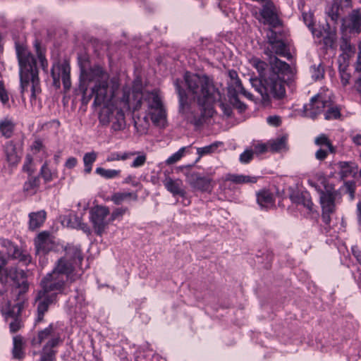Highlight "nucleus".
<instances>
[{"mask_svg":"<svg viewBox=\"0 0 361 361\" xmlns=\"http://www.w3.org/2000/svg\"><path fill=\"white\" fill-rule=\"evenodd\" d=\"M118 87L117 79L111 78L102 67H81L79 90L82 94V103L87 104L94 97V106L103 105L99 115V123L104 126H110L114 131L123 130L126 126L123 111L111 103Z\"/></svg>","mask_w":361,"mask_h":361,"instance_id":"nucleus-1","label":"nucleus"},{"mask_svg":"<svg viewBox=\"0 0 361 361\" xmlns=\"http://www.w3.org/2000/svg\"><path fill=\"white\" fill-rule=\"evenodd\" d=\"M184 80L189 92L199 106L200 113L195 114L185 90L176 79L174 85L178 95L179 112L187 121L196 126L202 125L214 114L213 104L221 99V93L214 85L213 80L206 75L186 72Z\"/></svg>","mask_w":361,"mask_h":361,"instance_id":"nucleus-2","label":"nucleus"},{"mask_svg":"<svg viewBox=\"0 0 361 361\" xmlns=\"http://www.w3.org/2000/svg\"><path fill=\"white\" fill-rule=\"evenodd\" d=\"M270 64L269 75L264 79V85L258 88L264 97L273 94L275 99H282L286 95L285 77L291 73L290 66L279 59L274 54L286 56L288 54L286 44L281 39L264 50Z\"/></svg>","mask_w":361,"mask_h":361,"instance_id":"nucleus-3","label":"nucleus"},{"mask_svg":"<svg viewBox=\"0 0 361 361\" xmlns=\"http://www.w3.org/2000/svg\"><path fill=\"white\" fill-rule=\"evenodd\" d=\"M122 100L129 106H132L135 110L140 109L142 103L145 104L152 123L157 126L165 127L166 114L157 92H142L141 85L135 83L131 93L124 91Z\"/></svg>","mask_w":361,"mask_h":361,"instance_id":"nucleus-4","label":"nucleus"},{"mask_svg":"<svg viewBox=\"0 0 361 361\" xmlns=\"http://www.w3.org/2000/svg\"><path fill=\"white\" fill-rule=\"evenodd\" d=\"M16 52L19 66L21 93L31 91V97L35 98L41 92L39 71L36 59L27 47L16 44Z\"/></svg>","mask_w":361,"mask_h":361,"instance_id":"nucleus-5","label":"nucleus"},{"mask_svg":"<svg viewBox=\"0 0 361 361\" xmlns=\"http://www.w3.org/2000/svg\"><path fill=\"white\" fill-rule=\"evenodd\" d=\"M66 280L51 271L47 274L41 281V290L38 291L35 298L37 303V317L36 324L43 321L45 312L49 307L55 303L59 293H65L67 286Z\"/></svg>","mask_w":361,"mask_h":361,"instance_id":"nucleus-6","label":"nucleus"},{"mask_svg":"<svg viewBox=\"0 0 361 361\" xmlns=\"http://www.w3.org/2000/svg\"><path fill=\"white\" fill-rule=\"evenodd\" d=\"M10 281L14 286L12 289V294L15 297L14 301L17 298H24V294L28 290V283L24 271L18 270L14 267L5 269V271L0 275V283L6 286Z\"/></svg>","mask_w":361,"mask_h":361,"instance_id":"nucleus-7","label":"nucleus"},{"mask_svg":"<svg viewBox=\"0 0 361 361\" xmlns=\"http://www.w3.org/2000/svg\"><path fill=\"white\" fill-rule=\"evenodd\" d=\"M90 221L95 233L102 235L107 229L111 223L109 217V209L105 206L97 205L92 207L90 212Z\"/></svg>","mask_w":361,"mask_h":361,"instance_id":"nucleus-8","label":"nucleus"},{"mask_svg":"<svg viewBox=\"0 0 361 361\" xmlns=\"http://www.w3.org/2000/svg\"><path fill=\"white\" fill-rule=\"evenodd\" d=\"M70 71V66L66 61L62 63L57 61L54 63L51 70L54 86L59 88L61 85L60 80L61 78L65 91H68L71 86Z\"/></svg>","mask_w":361,"mask_h":361,"instance_id":"nucleus-9","label":"nucleus"},{"mask_svg":"<svg viewBox=\"0 0 361 361\" xmlns=\"http://www.w3.org/2000/svg\"><path fill=\"white\" fill-rule=\"evenodd\" d=\"M24 301L25 298H17L15 304H13L11 300H8L6 302V312L5 314L6 317L13 319L9 324L10 331L12 333L18 331L22 327V322L19 317L23 308Z\"/></svg>","mask_w":361,"mask_h":361,"instance_id":"nucleus-10","label":"nucleus"},{"mask_svg":"<svg viewBox=\"0 0 361 361\" xmlns=\"http://www.w3.org/2000/svg\"><path fill=\"white\" fill-rule=\"evenodd\" d=\"M186 181L195 190L212 192L214 184L209 176H202L199 172H188L185 174Z\"/></svg>","mask_w":361,"mask_h":361,"instance_id":"nucleus-11","label":"nucleus"},{"mask_svg":"<svg viewBox=\"0 0 361 361\" xmlns=\"http://www.w3.org/2000/svg\"><path fill=\"white\" fill-rule=\"evenodd\" d=\"M75 265L66 257H61L57 260L52 271L57 275H61L67 283H73L80 279V274L75 272Z\"/></svg>","mask_w":361,"mask_h":361,"instance_id":"nucleus-12","label":"nucleus"},{"mask_svg":"<svg viewBox=\"0 0 361 361\" xmlns=\"http://www.w3.org/2000/svg\"><path fill=\"white\" fill-rule=\"evenodd\" d=\"M330 104V100L321 94L313 97L308 104L304 106L305 116L314 119L324 112L326 106Z\"/></svg>","mask_w":361,"mask_h":361,"instance_id":"nucleus-13","label":"nucleus"},{"mask_svg":"<svg viewBox=\"0 0 361 361\" xmlns=\"http://www.w3.org/2000/svg\"><path fill=\"white\" fill-rule=\"evenodd\" d=\"M250 63L253 67H255L257 70L259 76L261 77L260 80L257 78L251 79L250 80L252 85L255 89V90L259 94V95L261 96V99L264 102H269L271 97H273L274 98L273 94H268L267 98H265L263 97V95L258 90V88H261L262 87H263L264 79L269 75V73H268V75H266L264 73L267 65L265 62L261 61L259 59L256 57L252 58L250 61Z\"/></svg>","mask_w":361,"mask_h":361,"instance_id":"nucleus-14","label":"nucleus"},{"mask_svg":"<svg viewBox=\"0 0 361 361\" xmlns=\"http://www.w3.org/2000/svg\"><path fill=\"white\" fill-rule=\"evenodd\" d=\"M36 254L44 255L56 247L54 237L48 232H42L35 239Z\"/></svg>","mask_w":361,"mask_h":361,"instance_id":"nucleus-15","label":"nucleus"},{"mask_svg":"<svg viewBox=\"0 0 361 361\" xmlns=\"http://www.w3.org/2000/svg\"><path fill=\"white\" fill-rule=\"evenodd\" d=\"M228 76L230 78V80L228 82V94L229 97L238 96L239 94H242L247 98L252 99V94L247 92L243 87L236 71H229Z\"/></svg>","mask_w":361,"mask_h":361,"instance_id":"nucleus-16","label":"nucleus"},{"mask_svg":"<svg viewBox=\"0 0 361 361\" xmlns=\"http://www.w3.org/2000/svg\"><path fill=\"white\" fill-rule=\"evenodd\" d=\"M341 30H349L350 33L359 34L361 32V10H353L348 18H342Z\"/></svg>","mask_w":361,"mask_h":361,"instance_id":"nucleus-17","label":"nucleus"},{"mask_svg":"<svg viewBox=\"0 0 361 361\" xmlns=\"http://www.w3.org/2000/svg\"><path fill=\"white\" fill-rule=\"evenodd\" d=\"M319 192L322 211L335 212V202L338 192L332 188H326L325 190H319Z\"/></svg>","mask_w":361,"mask_h":361,"instance_id":"nucleus-18","label":"nucleus"},{"mask_svg":"<svg viewBox=\"0 0 361 361\" xmlns=\"http://www.w3.org/2000/svg\"><path fill=\"white\" fill-rule=\"evenodd\" d=\"M260 15L264 19V23L265 24H269L273 27H276L281 25L277 8L271 1L267 2L263 6Z\"/></svg>","mask_w":361,"mask_h":361,"instance_id":"nucleus-19","label":"nucleus"},{"mask_svg":"<svg viewBox=\"0 0 361 361\" xmlns=\"http://www.w3.org/2000/svg\"><path fill=\"white\" fill-rule=\"evenodd\" d=\"M350 6L351 0H334L333 4L326 10V13L334 23H337L343 9Z\"/></svg>","mask_w":361,"mask_h":361,"instance_id":"nucleus-20","label":"nucleus"},{"mask_svg":"<svg viewBox=\"0 0 361 361\" xmlns=\"http://www.w3.org/2000/svg\"><path fill=\"white\" fill-rule=\"evenodd\" d=\"M163 184L166 189L173 194V195H180L185 197L186 192L183 188V182L180 179H173L170 176H166L163 180Z\"/></svg>","mask_w":361,"mask_h":361,"instance_id":"nucleus-21","label":"nucleus"},{"mask_svg":"<svg viewBox=\"0 0 361 361\" xmlns=\"http://www.w3.org/2000/svg\"><path fill=\"white\" fill-rule=\"evenodd\" d=\"M257 202L262 209H269L275 207L274 195L267 190H262L257 193Z\"/></svg>","mask_w":361,"mask_h":361,"instance_id":"nucleus-22","label":"nucleus"},{"mask_svg":"<svg viewBox=\"0 0 361 361\" xmlns=\"http://www.w3.org/2000/svg\"><path fill=\"white\" fill-rule=\"evenodd\" d=\"M340 49L342 54L340 55L338 61L341 63H348V60L353 56L355 53V47L350 43L346 37H342L340 44Z\"/></svg>","mask_w":361,"mask_h":361,"instance_id":"nucleus-23","label":"nucleus"},{"mask_svg":"<svg viewBox=\"0 0 361 361\" xmlns=\"http://www.w3.org/2000/svg\"><path fill=\"white\" fill-rule=\"evenodd\" d=\"M6 160L11 165L17 164L20 159V152L13 141L8 142L4 147Z\"/></svg>","mask_w":361,"mask_h":361,"instance_id":"nucleus-24","label":"nucleus"},{"mask_svg":"<svg viewBox=\"0 0 361 361\" xmlns=\"http://www.w3.org/2000/svg\"><path fill=\"white\" fill-rule=\"evenodd\" d=\"M63 257H66L69 262H73L76 265L80 264L82 260L80 249L71 245L65 247V255Z\"/></svg>","mask_w":361,"mask_h":361,"instance_id":"nucleus-25","label":"nucleus"},{"mask_svg":"<svg viewBox=\"0 0 361 361\" xmlns=\"http://www.w3.org/2000/svg\"><path fill=\"white\" fill-rule=\"evenodd\" d=\"M25 343L21 336L17 335L13 337V348L12 350L13 357L15 359L22 360L25 357Z\"/></svg>","mask_w":361,"mask_h":361,"instance_id":"nucleus-26","label":"nucleus"},{"mask_svg":"<svg viewBox=\"0 0 361 361\" xmlns=\"http://www.w3.org/2000/svg\"><path fill=\"white\" fill-rule=\"evenodd\" d=\"M29 217V228L31 230H35L39 228L44 222L46 219V212L44 210H42L30 213Z\"/></svg>","mask_w":361,"mask_h":361,"instance_id":"nucleus-27","label":"nucleus"},{"mask_svg":"<svg viewBox=\"0 0 361 361\" xmlns=\"http://www.w3.org/2000/svg\"><path fill=\"white\" fill-rule=\"evenodd\" d=\"M15 126L11 118L6 117L0 121V133L6 138H9L13 135Z\"/></svg>","mask_w":361,"mask_h":361,"instance_id":"nucleus-28","label":"nucleus"},{"mask_svg":"<svg viewBox=\"0 0 361 361\" xmlns=\"http://www.w3.org/2000/svg\"><path fill=\"white\" fill-rule=\"evenodd\" d=\"M225 180L235 184L255 183L257 182V178L245 175L228 173L226 176Z\"/></svg>","mask_w":361,"mask_h":361,"instance_id":"nucleus-29","label":"nucleus"},{"mask_svg":"<svg viewBox=\"0 0 361 361\" xmlns=\"http://www.w3.org/2000/svg\"><path fill=\"white\" fill-rule=\"evenodd\" d=\"M134 126L137 131L140 134L147 133L149 127V121L147 115L143 116H135L133 117Z\"/></svg>","mask_w":361,"mask_h":361,"instance_id":"nucleus-30","label":"nucleus"},{"mask_svg":"<svg viewBox=\"0 0 361 361\" xmlns=\"http://www.w3.org/2000/svg\"><path fill=\"white\" fill-rule=\"evenodd\" d=\"M133 200L134 201L137 200V195L136 192H116L114 193L111 197V200L116 205L122 204L124 201L128 200Z\"/></svg>","mask_w":361,"mask_h":361,"instance_id":"nucleus-31","label":"nucleus"},{"mask_svg":"<svg viewBox=\"0 0 361 361\" xmlns=\"http://www.w3.org/2000/svg\"><path fill=\"white\" fill-rule=\"evenodd\" d=\"M326 26L328 28L324 29L323 42L326 47L331 48L334 47L336 39V28H331L329 23H327Z\"/></svg>","mask_w":361,"mask_h":361,"instance_id":"nucleus-32","label":"nucleus"},{"mask_svg":"<svg viewBox=\"0 0 361 361\" xmlns=\"http://www.w3.org/2000/svg\"><path fill=\"white\" fill-rule=\"evenodd\" d=\"M34 47L42 69L47 71L48 61L44 56V49L42 47L41 43L38 40L35 41Z\"/></svg>","mask_w":361,"mask_h":361,"instance_id":"nucleus-33","label":"nucleus"},{"mask_svg":"<svg viewBox=\"0 0 361 361\" xmlns=\"http://www.w3.org/2000/svg\"><path fill=\"white\" fill-rule=\"evenodd\" d=\"M97 158V153L94 151L87 152L83 156V163L85 166L84 171L85 173H90L92 169V164Z\"/></svg>","mask_w":361,"mask_h":361,"instance_id":"nucleus-34","label":"nucleus"},{"mask_svg":"<svg viewBox=\"0 0 361 361\" xmlns=\"http://www.w3.org/2000/svg\"><path fill=\"white\" fill-rule=\"evenodd\" d=\"M39 186L38 177H31L24 184V190L30 195L35 194Z\"/></svg>","mask_w":361,"mask_h":361,"instance_id":"nucleus-35","label":"nucleus"},{"mask_svg":"<svg viewBox=\"0 0 361 361\" xmlns=\"http://www.w3.org/2000/svg\"><path fill=\"white\" fill-rule=\"evenodd\" d=\"M95 173L106 179H111L118 177L121 173V171L116 169H106L102 167H97L95 170Z\"/></svg>","mask_w":361,"mask_h":361,"instance_id":"nucleus-36","label":"nucleus"},{"mask_svg":"<svg viewBox=\"0 0 361 361\" xmlns=\"http://www.w3.org/2000/svg\"><path fill=\"white\" fill-rule=\"evenodd\" d=\"M55 334L56 331H54V325L50 324L48 327L38 332L36 341L39 344H41L43 341L50 338Z\"/></svg>","mask_w":361,"mask_h":361,"instance_id":"nucleus-37","label":"nucleus"},{"mask_svg":"<svg viewBox=\"0 0 361 361\" xmlns=\"http://www.w3.org/2000/svg\"><path fill=\"white\" fill-rule=\"evenodd\" d=\"M348 63H340L339 73L341 81L343 86H346L349 84L351 78L350 72L348 71Z\"/></svg>","mask_w":361,"mask_h":361,"instance_id":"nucleus-38","label":"nucleus"},{"mask_svg":"<svg viewBox=\"0 0 361 361\" xmlns=\"http://www.w3.org/2000/svg\"><path fill=\"white\" fill-rule=\"evenodd\" d=\"M128 153H133V156L136 155V157L133 161L130 166L133 168H138L142 166L147 160V155L144 152H128Z\"/></svg>","mask_w":361,"mask_h":361,"instance_id":"nucleus-39","label":"nucleus"},{"mask_svg":"<svg viewBox=\"0 0 361 361\" xmlns=\"http://www.w3.org/2000/svg\"><path fill=\"white\" fill-rule=\"evenodd\" d=\"M326 111L324 114L326 120L336 119L340 117V109L337 106H333L331 102L329 106L326 107Z\"/></svg>","mask_w":361,"mask_h":361,"instance_id":"nucleus-40","label":"nucleus"},{"mask_svg":"<svg viewBox=\"0 0 361 361\" xmlns=\"http://www.w3.org/2000/svg\"><path fill=\"white\" fill-rule=\"evenodd\" d=\"M133 153H128V152L119 153V152H113L110 154L107 158L106 161L108 162L115 161H120V160H126L128 159L131 158L133 157Z\"/></svg>","mask_w":361,"mask_h":361,"instance_id":"nucleus-41","label":"nucleus"},{"mask_svg":"<svg viewBox=\"0 0 361 361\" xmlns=\"http://www.w3.org/2000/svg\"><path fill=\"white\" fill-rule=\"evenodd\" d=\"M40 175L47 183L50 182L54 178L56 177V173L51 171L47 162L42 165L40 169Z\"/></svg>","mask_w":361,"mask_h":361,"instance_id":"nucleus-42","label":"nucleus"},{"mask_svg":"<svg viewBox=\"0 0 361 361\" xmlns=\"http://www.w3.org/2000/svg\"><path fill=\"white\" fill-rule=\"evenodd\" d=\"M219 144L220 142H216L209 145L197 148V152L199 155V159L204 155L209 154L214 152L218 148Z\"/></svg>","mask_w":361,"mask_h":361,"instance_id":"nucleus-43","label":"nucleus"},{"mask_svg":"<svg viewBox=\"0 0 361 361\" xmlns=\"http://www.w3.org/2000/svg\"><path fill=\"white\" fill-rule=\"evenodd\" d=\"M286 138L285 137L278 138L269 143V150L278 152L286 147Z\"/></svg>","mask_w":361,"mask_h":361,"instance_id":"nucleus-44","label":"nucleus"},{"mask_svg":"<svg viewBox=\"0 0 361 361\" xmlns=\"http://www.w3.org/2000/svg\"><path fill=\"white\" fill-rule=\"evenodd\" d=\"M314 143L317 145H319V146L324 145V146H326L328 148L329 152H331V153L334 152V147H333V145L330 142V141L328 139V137L325 135H324V134H322V135L318 136L317 137H316L315 140H314Z\"/></svg>","mask_w":361,"mask_h":361,"instance_id":"nucleus-45","label":"nucleus"},{"mask_svg":"<svg viewBox=\"0 0 361 361\" xmlns=\"http://www.w3.org/2000/svg\"><path fill=\"white\" fill-rule=\"evenodd\" d=\"M61 341L60 335L56 333L53 335L47 341V343L44 345L42 349L45 350H54L53 348L56 347L59 342Z\"/></svg>","mask_w":361,"mask_h":361,"instance_id":"nucleus-46","label":"nucleus"},{"mask_svg":"<svg viewBox=\"0 0 361 361\" xmlns=\"http://www.w3.org/2000/svg\"><path fill=\"white\" fill-rule=\"evenodd\" d=\"M186 147H181L178 152L170 156L166 160L167 165H171L178 161L184 155Z\"/></svg>","mask_w":361,"mask_h":361,"instance_id":"nucleus-47","label":"nucleus"},{"mask_svg":"<svg viewBox=\"0 0 361 361\" xmlns=\"http://www.w3.org/2000/svg\"><path fill=\"white\" fill-rule=\"evenodd\" d=\"M56 350H45L42 349L39 353V361H56Z\"/></svg>","mask_w":361,"mask_h":361,"instance_id":"nucleus-48","label":"nucleus"},{"mask_svg":"<svg viewBox=\"0 0 361 361\" xmlns=\"http://www.w3.org/2000/svg\"><path fill=\"white\" fill-rule=\"evenodd\" d=\"M128 209L127 207H120L115 209L109 217L111 222L121 219L123 216L128 212Z\"/></svg>","mask_w":361,"mask_h":361,"instance_id":"nucleus-49","label":"nucleus"},{"mask_svg":"<svg viewBox=\"0 0 361 361\" xmlns=\"http://www.w3.org/2000/svg\"><path fill=\"white\" fill-rule=\"evenodd\" d=\"M312 76L315 80H319L324 77V70L321 64H319L317 66L315 65L312 66Z\"/></svg>","mask_w":361,"mask_h":361,"instance_id":"nucleus-50","label":"nucleus"},{"mask_svg":"<svg viewBox=\"0 0 361 361\" xmlns=\"http://www.w3.org/2000/svg\"><path fill=\"white\" fill-rule=\"evenodd\" d=\"M254 156V152L252 149H246L240 155V161L242 164H247L252 159Z\"/></svg>","mask_w":361,"mask_h":361,"instance_id":"nucleus-51","label":"nucleus"},{"mask_svg":"<svg viewBox=\"0 0 361 361\" xmlns=\"http://www.w3.org/2000/svg\"><path fill=\"white\" fill-rule=\"evenodd\" d=\"M338 166L341 170V173L343 176H347L348 174L352 173V167L349 162L341 161L338 163Z\"/></svg>","mask_w":361,"mask_h":361,"instance_id":"nucleus-52","label":"nucleus"},{"mask_svg":"<svg viewBox=\"0 0 361 361\" xmlns=\"http://www.w3.org/2000/svg\"><path fill=\"white\" fill-rule=\"evenodd\" d=\"M8 94L7 91L5 89L4 84L3 80H1L0 83V100L4 104H6L8 102Z\"/></svg>","mask_w":361,"mask_h":361,"instance_id":"nucleus-53","label":"nucleus"},{"mask_svg":"<svg viewBox=\"0 0 361 361\" xmlns=\"http://www.w3.org/2000/svg\"><path fill=\"white\" fill-rule=\"evenodd\" d=\"M229 98L233 105L240 111L246 109V106L239 100L238 96L230 97Z\"/></svg>","mask_w":361,"mask_h":361,"instance_id":"nucleus-54","label":"nucleus"},{"mask_svg":"<svg viewBox=\"0 0 361 361\" xmlns=\"http://www.w3.org/2000/svg\"><path fill=\"white\" fill-rule=\"evenodd\" d=\"M267 37L268 39V43L270 45H271L274 43H276L278 41H280L281 39H279L277 33L274 31L272 29H269L267 32Z\"/></svg>","mask_w":361,"mask_h":361,"instance_id":"nucleus-55","label":"nucleus"},{"mask_svg":"<svg viewBox=\"0 0 361 361\" xmlns=\"http://www.w3.org/2000/svg\"><path fill=\"white\" fill-rule=\"evenodd\" d=\"M334 213V212L322 211V221L329 228L331 227V215Z\"/></svg>","mask_w":361,"mask_h":361,"instance_id":"nucleus-56","label":"nucleus"},{"mask_svg":"<svg viewBox=\"0 0 361 361\" xmlns=\"http://www.w3.org/2000/svg\"><path fill=\"white\" fill-rule=\"evenodd\" d=\"M16 259L23 263V264L27 265L31 262V257L26 252L22 251L21 253L19 255V257H17Z\"/></svg>","mask_w":361,"mask_h":361,"instance_id":"nucleus-57","label":"nucleus"},{"mask_svg":"<svg viewBox=\"0 0 361 361\" xmlns=\"http://www.w3.org/2000/svg\"><path fill=\"white\" fill-rule=\"evenodd\" d=\"M267 121L269 125L274 126H279L281 123V118L278 116H270L267 117Z\"/></svg>","mask_w":361,"mask_h":361,"instance_id":"nucleus-58","label":"nucleus"},{"mask_svg":"<svg viewBox=\"0 0 361 361\" xmlns=\"http://www.w3.org/2000/svg\"><path fill=\"white\" fill-rule=\"evenodd\" d=\"M0 243L2 247L7 250L8 253L12 251V247H13L14 244L11 240L6 238H1Z\"/></svg>","mask_w":361,"mask_h":361,"instance_id":"nucleus-59","label":"nucleus"},{"mask_svg":"<svg viewBox=\"0 0 361 361\" xmlns=\"http://www.w3.org/2000/svg\"><path fill=\"white\" fill-rule=\"evenodd\" d=\"M78 164V160L75 157H69L66 163H65V166L67 168V169H73Z\"/></svg>","mask_w":361,"mask_h":361,"instance_id":"nucleus-60","label":"nucleus"},{"mask_svg":"<svg viewBox=\"0 0 361 361\" xmlns=\"http://www.w3.org/2000/svg\"><path fill=\"white\" fill-rule=\"evenodd\" d=\"M327 155H328V151L323 149H318L315 153V157L318 160H320V161L325 159L326 158Z\"/></svg>","mask_w":361,"mask_h":361,"instance_id":"nucleus-61","label":"nucleus"},{"mask_svg":"<svg viewBox=\"0 0 361 361\" xmlns=\"http://www.w3.org/2000/svg\"><path fill=\"white\" fill-rule=\"evenodd\" d=\"M219 106L225 115L227 116H230L231 115L232 109L229 105L220 102Z\"/></svg>","mask_w":361,"mask_h":361,"instance_id":"nucleus-62","label":"nucleus"},{"mask_svg":"<svg viewBox=\"0 0 361 361\" xmlns=\"http://www.w3.org/2000/svg\"><path fill=\"white\" fill-rule=\"evenodd\" d=\"M301 203L304 205V207H305L308 209H312L313 202H312L310 198L303 196L301 200Z\"/></svg>","mask_w":361,"mask_h":361,"instance_id":"nucleus-63","label":"nucleus"},{"mask_svg":"<svg viewBox=\"0 0 361 361\" xmlns=\"http://www.w3.org/2000/svg\"><path fill=\"white\" fill-rule=\"evenodd\" d=\"M22 250H20L18 247L16 245H13V247H12V251L10 253H8L12 259H16L19 257V255L21 253Z\"/></svg>","mask_w":361,"mask_h":361,"instance_id":"nucleus-64","label":"nucleus"}]
</instances>
